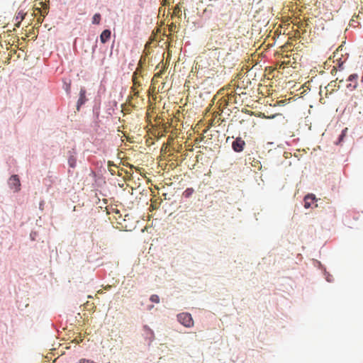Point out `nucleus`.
I'll use <instances>...</instances> for the list:
<instances>
[{"label": "nucleus", "mask_w": 363, "mask_h": 363, "mask_svg": "<svg viewBox=\"0 0 363 363\" xmlns=\"http://www.w3.org/2000/svg\"><path fill=\"white\" fill-rule=\"evenodd\" d=\"M178 321L186 328H191L194 325V320L191 315L189 313H181L177 315Z\"/></svg>", "instance_id": "obj_1"}, {"label": "nucleus", "mask_w": 363, "mask_h": 363, "mask_svg": "<svg viewBox=\"0 0 363 363\" xmlns=\"http://www.w3.org/2000/svg\"><path fill=\"white\" fill-rule=\"evenodd\" d=\"M9 185L15 192L20 191L21 182L18 175H12L9 179Z\"/></svg>", "instance_id": "obj_2"}, {"label": "nucleus", "mask_w": 363, "mask_h": 363, "mask_svg": "<svg viewBox=\"0 0 363 363\" xmlns=\"http://www.w3.org/2000/svg\"><path fill=\"white\" fill-rule=\"evenodd\" d=\"M159 32V27H156L155 30L153 31L154 38L150 40V42L147 43L145 47V52L146 55L150 54L151 52V48L152 47L156 48L157 43H154L155 41H157L156 40V35Z\"/></svg>", "instance_id": "obj_3"}, {"label": "nucleus", "mask_w": 363, "mask_h": 363, "mask_svg": "<svg viewBox=\"0 0 363 363\" xmlns=\"http://www.w3.org/2000/svg\"><path fill=\"white\" fill-rule=\"evenodd\" d=\"M245 142L241 138H237L232 144L233 150L236 152H240L244 150Z\"/></svg>", "instance_id": "obj_4"}, {"label": "nucleus", "mask_w": 363, "mask_h": 363, "mask_svg": "<svg viewBox=\"0 0 363 363\" xmlns=\"http://www.w3.org/2000/svg\"><path fill=\"white\" fill-rule=\"evenodd\" d=\"M158 202H157V198L156 196H153L152 199H151V205L150 206V211L152 213L151 214L148 215L149 220L150 218H154V216L156 214L155 213H152L154 211H156L158 208Z\"/></svg>", "instance_id": "obj_5"}, {"label": "nucleus", "mask_w": 363, "mask_h": 363, "mask_svg": "<svg viewBox=\"0 0 363 363\" xmlns=\"http://www.w3.org/2000/svg\"><path fill=\"white\" fill-rule=\"evenodd\" d=\"M86 101V90L84 88H81L79 92V98L77 101V109L79 110V107L83 105Z\"/></svg>", "instance_id": "obj_6"}, {"label": "nucleus", "mask_w": 363, "mask_h": 363, "mask_svg": "<svg viewBox=\"0 0 363 363\" xmlns=\"http://www.w3.org/2000/svg\"><path fill=\"white\" fill-rule=\"evenodd\" d=\"M315 201V198L314 195H307L304 198V207L306 208H309L312 206V205Z\"/></svg>", "instance_id": "obj_7"}, {"label": "nucleus", "mask_w": 363, "mask_h": 363, "mask_svg": "<svg viewBox=\"0 0 363 363\" xmlns=\"http://www.w3.org/2000/svg\"><path fill=\"white\" fill-rule=\"evenodd\" d=\"M111 38V31L108 29L104 30L101 35H100V40L102 43H106Z\"/></svg>", "instance_id": "obj_8"}, {"label": "nucleus", "mask_w": 363, "mask_h": 363, "mask_svg": "<svg viewBox=\"0 0 363 363\" xmlns=\"http://www.w3.org/2000/svg\"><path fill=\"white\" fill-rule=\"evenodd\" d=\"M133 89L134 90H136L137 89V86H140V79L139 77L137 76V73L135 72L133 75Z\"/></svg>", "instance_id": "obj_9"}, {"label": "nucleus", "mask_w": 363, "mask_h": 363, "mask_svg": "<svg viewBox=\"0 0 363 363\" xmlns=\"http://www.w3.org/2000/svg\"><path fill=\"white\" fill-rule=\"evenodd\" d=\"M155 108H152V110L150 111V108L147 111V118L149 121L151 122L152 118L155 119V121L156 122V119L157 118V115L154 111Z\"/></svg>", "instance_id": "obj_10"}, {"label": "nucleus", "mask_w": 363, "mask_h": 363, "mask_svg": "<svg viewBox=\"0 0 363 363\" xmlns=\"http://www.w3.org/2000/svg\"><path fill=\"white\" fill-rule=\"evenodd\" d=\"M68 163L69 167L74 168L76 166L77 160L74 156H70L68 159Z\"/></svg>", "instance_id": "obj_11"}, {"label": "nucleus", "mask_w": 363, "mask_h": 363, "mask_svg": "<svg viewBox=\"0 0 363 363\" xmlns=\"http://www.w3.org/2000/svg\"><path fill=\"white\" fill-rule=\"evenodd\" d=\"M194 191L192 188H188L184 191L183 196L186 198H189L192 195Z\"/></svg>", "instance_id": "obj_12"}, {"label": "nucleus", "mask_w": 363, "mask_h": 363, "mask_svg": "<svg viewBox=\"0 0 363 363\" xmlns=\"http://www.w3.org/2000/svg\"><path fill=\"white\" fill-rule=\"evenodd\" d=\"M100 21H101V15L99 13L94 14V16H93V18H92V23L94 24H99Z\"/></svg>", "instance_id": "obj_13"}, {"label": "nucleus", "mask_w": 363, "mask_h": 363, "mask_svg": "<svg viewBox=\"0 0 363 363\" xmlns=\"http://www.w3.org/2000/svg\"><path fill=\"white\" fill-rule=\"evenodd\" d=\"M169 141H168V143H163V145H162V147L160 148V157L162 156L163 152H164V153H166V152H167V147H167V145L169 144ZM161 160H162L160 159V161H161Z\"/></svg>", "instance_id": "obj_14"}, {"label": "nucleus", "mask_w": 363, "mask_h": 363, "mask_svg": "<svg viewBox=\"0 0 363 363\" xmlns=\"http://www.w3.org/2000/svg\"><path fill=\"white\" fill-rule=\"evenodd\" d=\"M157 77H159V73L155 74L153 79H152V86L150 87V90H152V91H154L156 89L155 82H156Z\"/></svg>", "instance_id": "obj_15"}, {"label": "nucleus", "mask_w": 363, "mask_h": 363, "mask_svg": "<svg viewBox=\"0 0 363 363\" xmlns=\"http://www.w3.org/2000/svg\"><path fill=\"white\" fill-rule=\"evenodd\" d=\"M16 18L17 19L20 18V21H18V23L16 24V26L19 27L21 21H23V18H24V15L23 14H21V13H18V15L16 17Z\"/></svg>", "instance_id": "obj_16"}, {"label": "nucleus", "mask_w": 363, "mask_h": 363, "mask_svg": "<svg viewBox=\"0 0 363 363\" xmlns=\"http://www.w3.org/2000/svg\"><path fill=\"white\" fill-rule=\"evenodd\" d=\"M150 301L152 302L157 303L159 301V298H158L157 295H152V296H151Z\"/></svg>", "instance_id": "obj_17"}, {"label": "nucleus", "mask_w": 363, "mask_h": 363, "mask_svg": "<svg viewBox=\"0 0 363 363\" xmlns=\"http://www.w3.org/2000/svg\"><path fill=\"white\" fill-rule=\"evenodd\" d=\"M38 13H40L43 16H45V14L48 13V12L45 10L44 12L40 10V9H36Z\"/></svg>", "instance_id": "obj_18"}, {"label": "nucleus", "mask_w": 363, "mask_h": 363, "mask_svg": "<svg viewBox=\"0 0 363 363\" xmlns=\"http://www.w3.org/2000/svg\"><path fill=\"white\" fill-rule=\"evenodd\" d=\"M147 143L148 144V145L154 144V141L152 140V138H150L149 139H147Z\"/></svg>", "instance_id": "obj_19"}, {"label": "nucleus", "mask_w": 363, "mask_h": 363, "mask_svg": "<svg viewBox=\"0 0 363 363\" xmlns=\"http://www.w3.org/2000/svg\"><path fill=\"white\" fill-rule=\"evenodd\" d=\"M155 90L154 91H152V90H150V89L149 90V92H150V94H152V99H153L154 100H155V99H157V96H155Z\"/></svg>", "instance_id": "obj_20"}, {"label": "nucleus", "mask_w": 363, "mask_h": 363, "mask_svg": "<svg viewBox=\"0 0 363 363\" xmlns=\"http://www.w3.org/2000/svg\"><path fill=\"white\" fill-rule=\"evenodd\" d=\"M357 75H353V74H352V75H350V76L349 77V80H350V81H351V80H352V79H354V78H357Z\"/></svg>", "instance_id": "obj_21"}, {"label": "nucleus", "mask_w": 363, "mask_h": 363, "mask_svg": "<svg viewBox=\"0 0 363 363\" xmlns=\"http://www.w3.org/2000/svg\"><path fill=\"white\" fill-rule=\"evenodd\" d=\"M337 72V68L335 67H333V68L331 70V74H334V73Z\"/></svg>", "instance_id": "obj_22"}, {"label": "nucleus", "mask_w": 363, "mask_h": 363, "mask_svg": "<svg viewBox=\"0 0 363 363\" xmlns=\"http://www.w3.org/2000/svg\"><path fill=\"white\" fill-rule=\"evenodd\" d=\"M154 136L158 139L159 138V133H157V135L156 134V133L154 134Z\"/></svg>", "instance_id": "obj_23"}, {"label": "nucleus", "mask_w": 363, "mask_h": 363, "mask_svg": "<svg viewBox=\"0 0 363 363\" xmlns=\"http://www.w3.org/2000/svg\"><path fill=\"white\" fill-rule=\"evenodd\" d=\"M333 83H335H335H336V82H335V81H334V82H332L330 84H328V86H332V84H333Z\"/></svg>", "instance_id": "obj_24"}, {"label": "nucleus", "mask_w": 363, "mask_h": 363, "mask_svg": "<svg viewBox=\"0 0 363 363\" xmlns=\"http://www.w3.org/2000/svg\"><path fill=\"white\" fill-rule=\"evenodd\" d=\"M209 50H213V49H216L213 46L211 47L208 48Z\"/></svg>", "instance_id": "obj_25"}, {"label": "nucleus", "mask_w": 363, "mask_h": 363, "mask_svg": "<svg viewBox=\"0 0 363 363\" xmlns=\"http://www.w3.org/2000/svg\"><path fill=\"white\" fill-rule=\"evenodd\" d=\"M38 21L39 23H41V22H42V20H40V18H38Z\"/></svg>", "instance_id": "obj_26"}, {"label": "nucleus", "mask_w": 363, "mask_h": 363, "mask_svg": "<svg viewBox=\"0 0 363 363\" xmlns=\"http://www.w3.org/2000/svg\"><path fill=\"white\" fill-rule=\"evenodd\" d=\"M153 220L157 221V218H153Z\"/></svg>", "instance_id": "obj_27"}, {"label": "nucleus", "mask_w": 363, "mask_h": 363, "mask_svg": "<svg viewBox=\"0 0 363 363\" xmlns=\"http://www.w3.org/2000/svg\"><path fill=\"white\" fill-rule=\"evenodd\" d=\"M162 165H163V164H161V163H160V167H162Z\"/></svg>", "instance_id": "obj_28"}]
</instances>
